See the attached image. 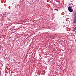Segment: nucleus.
I'll return each instance as SVG.
<instances>
[{
    "mask_svg": "<svg viewBox=\"0 0 76 76\" xmlns=\"http://www.w3.org/2000/svg\"><path fill=\"white\" fill-rule=\"evenodd\" d=\"M74 19L72 20L73 22L74 23H76V12L74 13Z\"/></svg>",
    "mask_w": 76,
    "mask_h": 76,
    "instance_id": "1",
    "label": "nucleus"
},
{
    "mask_svg": "<svg viewBox=\"0 0 76 76\" xmlns=\"http://www.w3.org/2000/svg\"><path fill=\"white\" fill-rule=\"evenodd\" d=\"M68 10L70 12H73V10H72V8L70 7H68Z\"/></svg>",
    "mask_w": 76,
    "mask_h": 76,
    "instance_id": "2",
    "label": "nucleus"
},
{
    "mask_svg": "<svg viewBox=\"0 0 76 76\" xmlns=\"http://www.w3.org/2000/svg\"><path fill=\"white\" fill-rule=\"evenodd\" d=\"M73 31H75V32H76V27L75 28H74Z\"/></svg>",
    "mask_w": 76,
    "mask_h": 76,
    "instance_id": "3",
    "label": "nucleus"
},
{
    "mask_svg": "<svg viewBox=\"0 0 76 76\" xmlns=\"http://www.w3.org/2000/svg\"><path fill=\"white\" fill-rule=\"evenodd\" d=\"M69 6H71V5H72V4H69Z\"/></svg>",
    "mask_w": 76,
    "mask_h": 76,
    "instance_id": "4",
    "label": "nucleus"
},
{
    "mask_svg": "<svg viewBox=\"0 0 76 76\" xmlns=\"http://www.w3.org/2000/svg\"><path fill=\"white\" fill-rule=\"evenodd\" d=\"M14 62H15V61L14 60Z\"/></svg>",
    "mask_w": 76,
    "mask_h": 76,
    "instance_id": "5",
    "label": "nucleus"
}]
</instances>
